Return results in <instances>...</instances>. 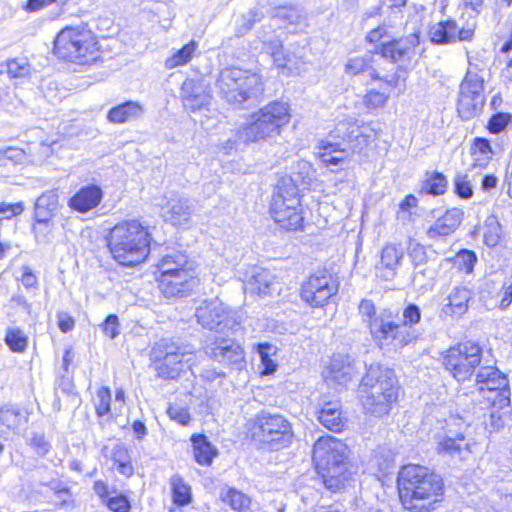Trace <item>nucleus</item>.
I'll return each mask as SVG.
<instances>
[{"mask_svg":"<svg viewBox=\"0 0 512 512\" xmlns=\"http://www.w3.org/2000/svg\"><path fill=\"white\" fill-rule=\"evenodd\" d=\"M397 485L403 507L412 512H430L442 500L444 483L429 468L410 464L398 472Z\"/></svg>","mask_w":512,"mask_h":512,"instance_id":"f257e3e1","label":"nucleus"},{"mask_svg":"<svg viewBox=\"0 0 512 512\" xmlns=\"http://www.w3.org/2000/svg\"><path fill=\"white\" fill-rule=\"evenodd\" d=\"M349 447L340 439L326 435L313 445L312 459L326 489L339 492L353 480L356 467L349 460Z\"/></svg>","mask_w":512,"mask_h":512,"instance_id":"f03ea898","label":"nucleus"},{"mask_svg":"<svg viewBox=\"0 0 512 512\" xmlns=\"http://www.w3.org/2000/svg\"><path fill=\"white\" fill-rule=\"evenodd\" d=\"M400 384L393 369L371 364L362 377L358 394L367 414L381 418L388 415L398 401Z\"/></svg>","mask_w":512,"mask_h":512,"instance_id":"7ed1b4c3","label":"nucleus"},{"mask_svg":"<svg viewBox=\"0 0 512 512\" xmlns=\"http://www.w3.org/2000/svg\"><path fill=\"white\" fill-rule=\"evenodd\" d=\"M151 241L148 227L137 220H130L120 222L110 230L107 246L119 265L134 267L147 259Z\"/></svg>","mask_w":512,"mask_h":512,"instance_id":"20e7f679","label":"nucleus"},{"mask_svg":"<svg viewBox=\"0 0 512 512\" xmlns=\"http://www.w3.org/2000/svg\"><path fill=\"white\" fill-rule=\"evenodd\" d=\"M216 85L220 97L239 108H248L256 103L264 92L260 75L234 66L220 71Z\"/></svg>","mask_w":512,"mask_h":512,"instance_id":"39448f33","label":"nucleus"},{"mask_svg":"<svg viewBox=\"0 0 512 512\" xmlns=\"http://www.w3.org/2000/svg\"><path fill=\"white\" fill-rule=\"evenodd\" d=\"M53 52L58 58L79 65L92 64L100 56L96 36L86 24L63 28L54 40Z\"/></svg>","mask_w":512,"mask_h":512,"instance_id":"423d86ee","label":"nucleus"},{"mask_svg":"<svg viewBox=\"0 0 512 512\" xmlns=\"http://www.w3.org/2000/svg\"><path fill=\"white\" fill-rule=\"evenodd\" d=\"M150 358L158 377L177 379L196 362L195 348L172 338H161L154 343Z\"/></svg>","mask_w":512,"mask_h":512,"instance_id":"0eeeda50","label":"nucleus"},{"mask_svg":"<svg viewBox=\"0 0 512 512\" xmlns=\"http://www.w3.org/2000/svg\"><path fill=\"white\" fill-rule=\"evenodd\" d=\"M291 118L290 106L272 101L251 115V121L238 130V138L245 142H258L280 135Z\"/></svg>","mask_w":512,"mask_h":512,"instance_id":"6e6552de","label":"nucleus"},{"mask_svg":"<svg viewBox=\"0 0 512 512\" xmlns=\"http://www.w3.org/2000/svg\"><path fill=\"white\" fill-rule=\"evenodd\" d=\"M251 438L271 451H279L292 444L294 432L292 424L283 415L263 409L251 424Z\"/></svg>","mask_w":512,"mask_h":512,"instance_id":"1a4fd4ad","label":"nucleus"},{"mask_svg":"<svg viewBox=\"0 0 512 512\" xmlns=\"http://www.w3.org/2000/svg\"><path fill=\"white\" fill-rule=\"evenodd\" d=\"M468 69L459 86L457 112L462 120L468 121L481 114L486 103L484 94V73L486 64L483 61H468Z\"/></svg>","mask_w":512,"mask_h":512,"instance_id":"9d476101","label":"nucleus"},{"mask_svg":"<svg viewBox=\"0 0 512 512\" xmlns=\"http://www.w3.org/2000/svg\"><path fill=\"white\" fill-rule=\"evenodd\" d=\"M482 354L479 344L472 341L461 342L443 353L442 365L455 380L464 382L481 367Z\"/></svg>","mask_w":512,"mask_h":512,"instance_id":"9b49d317","label":"nucleus"},{"mask_svg":"<svg viewBox=\"0 0 512 512\" xmlns=\"http://www.w3.org/2000/svg\"><path fill=\"white\" fill-rule=\"evenodd\" d=\"M394 313L390 309L379 311L378 319H375L368 327L374 342L381 348H402L417 339V335L405 332V325L395 321Z\"/></svg>","mask_w":512,"mask_h":512,"instance_id":"f8f14e48","label":"nucleus"},{"mask_svg":"<svg viewBox=\"0 0 512 512\" xmlns=\"http://www.w3.org/2000/svg\"><path fill=\"white\" fill-rule=\"evenodd\" d=\"M475 383L485 401H493L500 408H510L509 380L498 368L481 366L476 373Z\"/></svg>","mask_w":512,"mask_h":512,"instance_id":"ddd939ff","label":"nucleus"},{"mask_svg":"<svg viewBox=\"0 0 512 512\" xmlns=\"http://www.w3.org/2000/svg\"><path fill=\"white\" fill-rule=\"evenodd\" d=\"M258 39L262 43L261 50L266 54L270 55L273 60V64L281 69L283 72L287 70V74L297 67L299 60L304 57L303 50L309 44L308 38L304 37L300 41L296 42L297 47L292 52H286L282 41L274 34L269 28L266 31L262 28L258 31Z\"/></svg>","mask_w":512,"mask_h":512,"instance_id":"4468645a","label":"nucleus"},{"mask_svg":"<svg viewBox=\"0 0 512 512\" xmlns=\"http://www.w3.org/2000/svg\"><path fill=\"white\" fill-rule=\"evenodd\" d=\"M269 212L275 223L286 231L304 228L300 197L297 195H289L277 189L272 196Z\"/></svg>","mask_w":512,"mask_h":512,"instance_id":"2eb2a0df","label":"nucleus"},{"mask_svg":"<svg viewBox=\"0 0 512 512\" xmlns=\"http://www.w3.org/2000/svg\"><path fill=\"white\" fill-rule=\"evenodd\" d=\"M197 322L205 329L224 333L234 331L239 326L235 314L219 298L204 300L197 307Z\"/></svg>","mask_w":512,"mask_h":512,"instance_id":"dca6fc26","label":"nucleus"},{"mask_svg":"<svg viewBox=\"0 0 512 512\" xmlns=\"http://www.w3.org/2000/svg\"><path fill=\"white\" fill-rule=\"evenodd\" d=\"M375 138L374 130L370 127L358 124L353 118L339 121L332 129L326 140L341 142L342 147H347L353 152H360Z\"/></svg>","mask_w":512,"mask_h":512,"instance_id":"f3484780","label":"nucleus"},{"mask_svg":"<svg viewBox=\"0 0 512 512\" xmlns=\"http://www.w3.org/2000/svg\"><path fill=\"white\" fill-rule=\"evenodd\" d=\"M420 44V33L413 32L399 38H391L377 44L374 48L376 54L381 55L391 63L397 64L402 70L416 55V48Z\"/></svg>","mask_w":512,"mask_h":512,"instance_id":"a211bd4d","label":"nucleus"},{"mask_svg":"<svg viewBox=\"0 0 512 512\" xmlns=\"http://www.w3.org/2000/svg\"><path fill=\"white\" fill-rule=\"evenodd\" d=\"M338 292V283L326 270L312 274L301 286V299L312 307H323Z\"/></svg>","mask_w":512,"mask_h":512,"instance_id":"6ab92c4d","label":"nucleus"},{"mask_svg":"<svg viewBox=\"0 0 512 512\" xmlns=\"http://www.w3.org/2000/svg\"><path fill=\"white\" fill-rule=\"evenodd\" d=\"M209 357L232 369L242 371L246 368V353L241 344L233 338L217 336L207 347Z\"/></svg>","mask_w":512,"mask_h":512,"instance_id":"aec40b11","label":"nucleus"},{"mask_svg":"<svg viewBox=\"0 0 512 512\" xmlns=\"http://www.w3.org/2000/svg\"><path fill=\"white\" fill-rule=\"evenodd\" d=\"M194 271L182 270L179 273L159 274L158 287L167 298L189 295L198 284Z\"/></svg>","mask_w":512,"mask_h":512,"instance_id":"412c9836","label":"nucleus"},{"mask_svg":"<svg viewBox=\"0 0 512 512\" xmlns=\"http://www.w3.org/2000/svg\"><path fill=\"white\" fill-rule=\"evenodd\" d=\"M314 178V170L310 162L306 160L297 161L291 168L288 176L282 177L276 189L289 195H297L308 190Z\"/></svg>","mask_w":512,"mask_h":512,"instance_id":"4be33fe9","label":"nucleus"},{"mask_svg":"<svg viewBox=\"0 0 512 512\" xmlns=\"http://www.w3.org/2000/svg\"><path fill=\"white\" fill-rule=\"evenodd\" d=\"M472 442L463 432L447 430L443 436H439L436 452L442 458L452 461H463L471 454Z\"/></svg>","mask_w":512,"mask_h":512,"instance_id":"5701e85b","label":"nucleus"},{"mask_svg":"<svg viewBox=\"0 0 512 512\" xmlns=\"http://www.w3.org/2000/svg\"><path fill=\"white\" fill-rule=\"evenodd\" d=\"M104 191L100 185L89 183L81 186L67 201L72 212L86 215L97 209L104 198Z\"/></svg>","mask_w":512,"mask_h":512,"instance_id":"b1692460","label":"nucleus"},{"mask_svg":"<svg viewBox=\"0 0 512 512\" xmlns=\"http://www.w3.org/2000/svg\"><path fill=\"white\" fill-rule=\"evenodd\" d=\"M180 97L185 109L196 112L210 103L208 84L204 80L186 79L180 90Z\"/></svg>","mask_w":512,"mask_h":512,"instance_id":"393cba45","label":"nucleus"},{"mask_svg":"<svg viewBox=\"0 0 512 512\" xmlns=\"http://www.w3.org/2000/svg\"><path fill=\"white\" fill-rule=\"evenodd\" d=\"M194 212V205L189 198L182 196L170 197L161 207V216L165 222L173 226L187 225Z\"/></svg>","mask_w":512,"mask_h":512,"instance_id":"a878e982","label":"nucleus"},{"mask_svg":"<svg viewBox=\"0 0 512 512\" xmlns=\"http://www.w3.org/2000/svg\"><path fill=\"white\" fill-rule=\"evenodd\" d=\"M473 298V292L463 286L455 287L447 297L448 303L444 304L440 311V318L463 316L469 308V302Z\"/></svg>","mask_w":512,"mask_h":512,"instance_id":"bb28decb","label":"nucleus"},{"mask_svg":"<svg viewBox=\"0 0 512 512\" xmlns=\"http://www.w3.org/2000/svg\"><path fill=\"white\" fill-rule=\"evenodd\" d=\"M464 218V212L460 208L448 209L442 217H439L427 230V237L438 239L454 233Z\"/></svg>","mask_w":512,"mask_h":512,"instance_id":"cd10ccee","label":"nucleus"},{"mask_svg":"<svg viewBox=\"0 0 512 512\" xmlns=\"http://www.w3.org/2000/svg\"><path fill=\"white\" fill-rule=\"evenodd\" d=\"M354 372L353 359L347 354H335L324 372L326 380H331L339 385H345L351 381Z\"/></svg>","mask_w":512,"mask_h":512,"instance_id":"c85d7f7f","label":"nucleus"},{"mask_svg":"<svg viewBox=\"0 0 512 512\" xmlns=\"http://www.w3.org/2000/svg\"><path fill=\"white\" fill-rule=\"evenodd\" d=\"M144 113V107L138 101L127 100L111 109L107 113V119L114 124H122L140 118Z\"/></svg>","mask_w":512,"mask_h":512,"instance_id":"c756f323","label":"nucleus"},{"mask_svg":"<svg viewBox=\"0 0 512 512\" xmlns=\"http://www.w3.org/2000/svg\"><path fill=\"white\" fill-rule=\"evenodd\" d=\"M341 405L338 401L324 402L318 411V421L328 430L341 432L345 426V421L341 416Z\"/></svg>","mask_w":512,"mask_h":512,"instance_id":"7c9ffc66","label":"nucleus"},{"mask_svg":"<svg viewBox=\"0 0 512 512\" xmlns=\"http://www.w3.org/2000/svg\"><path fill=\"white\" fill-rule=\"evenodd\" d=\"M59 206L57 189L44 191L34 202L33 219H53Z\"/></svg>","mask_w":512,"mask_h":512,"instance_id":"2f4dec72","label":"nucleus"},{"mask_svg":"<svg viewBox=\"0 0 512 512\" xmlns=\"http://www.w3.org/2000/svg\"><path fill=\"white\" fill-rule=\"evenodd\" d=\"M194 459L199 465L209 466L218 455L217 448L209 441L204 434H193L191 436Z\"/></svg>","mask_w":512,"mask_h":512,"instance_id":"473e14b6","label":"nucleus"},{"mask_svg":"<svg viewBox=\"0 0 512 512\" xmlns=\"http://www.w3.org/2000/svg\"><path fill=\"white\" fill-rule=\"evenodd\" d=\"M157 268L159 274L179 273L182 270L194 271V263L183 252L173 251L161 258Z\"/></svg>","mask_w":512,"mask_h":512,"instance_id":"72a5a7b5","label":"nucleus"},{"mask_svg":"<svg viewBox=\"0 0 512 512\" xmlns=\"http://www.w3.org/2000/svg\"><path fill=\"white\" fill-rule=\"evenodd\" d=\"M484 406L481 409L484 410L482 415L483 425L489 432H497L505 426V418L509 413V408H500L498 405H494L493 401H484Z\"/></svg>","mask_w":512,"mask_h":512,"instance_id":"f704fd0d","label":"nucleus"},{"mask_svg":"<svg viewBox=\"0 0 512 512\" xmlns=\"http://www.w3.org/2000/svg\"><path fill=\"white\" fill-rule=\"evenodd\" d=\"M276 284L275 277L270 271L259 268L251 275L247 283V289L252 293L265 296L270 295L275 290Z\"/></svg>","mask_w":512,"mask_h":512,"instance_id":"c9c22d12","label":"nucleus"},{"mask_svg":"<svg viewBox=\"0 0 512 512\" xmlns=\"http://www.w3.org/2000/svg\"><path fill=\"white\" fill-rule=\"evenodd\" d=\"M448 188L447 177L439 171H426L420 185L419 194L433 197L444 195Z\"/></svg>","mask_w":512,"mask_h":512,"instance_id":"e433bc0d","label":"nucleus"},{"mask_svg":"<svg viewBox=\"0 0 512 512\" xmlns=\"http://www.w3.org/2000/svg\"><path fill=\"white\" fill-rule=\"evenodd\" d=\"M320 159L326 166H339L347 157V147L341 142L322 140L319 145Z\"/></svg>","mask_w":512,"mask_h":512,"instance_id":"4c0bfd02","label":"nucleus"},{"mask_svg":"<svg viewBox=\"0 0 512 512\" xmlns=\"http://www.w3.org/2000/svg\"><path fill=\"white\" fill-rule=\"evenodd\" d=\"M456 32V21L449 19L432 25L428 34L433 44L444 45L456 42Z\"/></svg>","mask_w":512,"mask_h":512,"instance_id":"58836bf2","label":"nucleus"},{"mask_svg":"<svg viewBox=\"0 0 512 512\" xmlns=\"http://www.w3.org/2000/svg\"><path fill=\"white\" fill-rule=\"evenodd\" d=\"M370 469L375 470L377 473L385 476L393 471L395 468L394 455L388 448L379 447L374 450L370 460Z\"/></svg>","mask_w":512,"mask_h":512,"instance_id":"ea45409f","label":"nucleus"},{"mask_svg":"<svg viewBox=\"0 0 512 512\" xmlns=\"http://www.w3.org/2000/svg\"><path fill=\"white\" fill-rule=\"evenodd\" d=\"M376 54L373 51L367 52L364 56L350 58L345 65V71L350 75H358L360 73L369 72V75L373 79H378L379 75L373 68V57Z\"/></svg>","mask_w":512,"mask_h":512,"instance_id":"a19ab883","label":"nucleus"},{"mask_svg":"<svg viewBox=\"0 0 512 512\" xmlns=\"http://www.w3.org/2000/svg\"><path fill=\"white\" fill-rule=\"evenodd\" d=\"M254 350L260 358L261 374H273L278 367L277 362L272 358L277 353V347L269 342H260L254 345Z\"/></svg>","mask_w":512,"mask_h":512,"instance_id":"79ce46f5","label":"nucleus"},{"mask_svg":"<svg viewBox=\"0 0 512 512\" xmlns=\"http://www.w3.org/2000/svg\"><path fill=\"white\" fill-rule=\"evenodd\" d=\"M31 231L37 244L47 245L55 239L56 225L53 219H33Z\"/></svg>","mask_w":512,"mask_h":512,"instance_id":"37998d69","label":"nucleus"},{"mask_svg":"<svg viewBox=\"0 0 512 512\" xmlns=\"http://www.w3.org/2000/svg\"><path fill=\"white\" fill-rule=\"evenodd\" d=\"M493 150L490 141L483 137H476L473 140L472 156L473 166L485 168L493 157Z\"/></svg>","mask_w":512,"mask_h":512,"instance_id":"c03bdc74","label":"nucleus"},{"mask_svg":"<svg viewBox=\"0 0 512 512\" xmlns=\"http://www.w3.org/2000/svg\"><path fill=\"white\" fill-rule=\"evenodd\" d=\"M271 16L285 24H302L305 20V13L302 8L295 5L277 6L272 10Z\"/></svg>","mask_w":512,"mask_h":512,"instance_id":"a18cd8bd","label":"nucleus"},{"mask_svg":"<svg viewBox=\"0 0 512 512\" xmlns=\"http://www.w3.org/2000/svg\"><path fill=\"white\" fill-rule=\"evenodd\" d=\"M173 503L179 507L186 506L192 501L191 487L179 475H173L170 480Z\"/></svg>","mask_w":512,"mask_h":512,"instance_id":"49530a36","label":"nucleus"},{"mask_svg":"<svg viewBox=\"0 0 512 512\" xmlns=\"http://www.w3.org/2000/svg\"><path fill=\"white\" fill-rule=\"evenodd\" d=\"M112 460L116 464L117 471L125 476L130 477L134 473L131 464V457L127 447L123 443H117L112 450Z\"/></svg>","mask_w":512,"mask_h":512,"instance_id":"de8ad7c7","label":"nucleus"},{"mask_svg":"<svg viewBox=\"0 0 512 512\" xmlns=\"http://www.w3.org/2000/svg\"><path fill=\"white\" fill-rule=\"evenodd\" d=\"M220 499L234 511H245L249 508L251 499L236 488H228L220 493Z\"/></svg>","mask_w":512,"mask_h":512,"instance_id":"09e8293b","label":"nucleus"},{"mask_svg":"<svg viewBox=\"0 0 512 512\" xmlns=\"http://www.w3.org/2000/svg\"><path fill=\"white\" fill-rule=\"evenodd\" d=\"M263 17L264 14L262 10L258 8L250 9L246 13L242 14L236 23L235 36L240 38L246 35L256 23L262 20Z\"/></svg>","mask_w":512,"mask_h":512,"instance_id":"8fccbe9b","label":"nucleus"},{"mask_svg":"<svg viewBox=\"0 0 512 512\" xmlns=\"http://www.w3.org/2000/svg\"><path fill=\"white\" fill-rule=\"evenodd\" d=\"M502 226L495 215H490L484 222L483 241L488 247H495L501 240Z\"/></svg>","mask_w":512,"mask_h":512,"instance_id":"3c124183","label":"nucleus"},{"mask_svg":"<svg viewBox=\"0 0 512 512\" xmlns=\"http://www.w3.org/2000/svg\"><path fill=\"white\" fill-rule=\"evenodd\" d=\"M197 47V42L193 40L185 44L182 48L177 50L171 57L166 59L165 67L168 69H173L175 67L187 64L191 60Z\"/></svg>","mask_w":512,"mask_h":512,"instance_id":"603ef678","label":"nucleus"},{"mask_svg":"<svg viewBox=\"0 0 512 512\" xmlns=\"http://www.w3.org/2000/svg\"><path fill=\"white\" fill-rule=\"evenodd\" d=\"M5 344L12 352L22 353L28 345V337L18 327H9L5 335Z\"/></svg>","mask_w":512,"mask_h":512,"instance_id":"864d4df0","label":"nucleus"},{"mask_svg":"<svg viewBox=\"0 0 512 512\" xmlns=\"http://www.w3.org/2000/svg\"><path fill=\"white\" fill-rule=\"evenodd\" d=\"M4 71L12 78H22L29 75L30 65L26 58H14L0 64V74Z\"/></svg>","mask_w":512,"mask_h":512,"instance_id":"5fc2aeb1","label":"nucleus"},{"mask_svg":"<svg viewBox=\"0 0 512 512\" xmlns=\"http://www.w3.org/2000/svg\"><path fill=\"white\" fill-rule=\"evenodd\" d=\"M22 420L26 421V418L22 415L18 406L5 405L0 408V422L8 429L18 428Z\"/></svg>","mask_w":512,"mask_h":512,"instance_id":"6e6d98bb","label":"nucleus"},{"mask_svg":"<svg viewBox=\"0 0 512 512\" xmlns=\"http://www.w3.org/2000/svg\"><path fill=\"white\" fill-rule=\"evenodd\" d=\"M403 250L394 244H387L381 251V264L395 274L396 267L403 258Z\"/></svg>","mask_w":512,"mask_h":512,"instance_id":"4d7b16f0","label":"nucleus"},{"mask_svg":"<svg viewBox=\"0 0 512 512\" xmlns=\"http://www.w3.org/2000/svg\"><path fill=\"white\" fill-rule=\"evenodd\" d=\"M403 320L400 325H405V332L412 335H417L413 326L418 324L421 320V309L415 303H409L403 310Z\"/></svg>","mask_w":512,"mask_h":512,"instance_id":"13d9d810","label":"nucleus"},{"mask_svg":"<svg viewBox=\"0 0 512 512\" xmlns=\"http://www.w3.org/2000/svg\"><path fill=\"white\" fill-rule=\"evenodd\" d=\"M27 158V154L22 148L8 146L0 149V165H6V161L14 165L24 164Z\"/></svg>","mask_w":512,"mask_h":512,"instance_id":"bf43d9fd","label":"nucleus"},{"mask_svg":"<svg viewBox=\"0 0 512 512\" xmlns=\"http://www.w3.org/2000/svg\"><path fill=\"white\" fill-rule=\"evenodd\" d=\"M477 254L473 250L460 249L455 256V264L460 270L472 273L477 263Z\"/></svg>","mask_w":512,"mask_h":512,"instance_id":"052dcab7","label":"nucleus"},{"mask_svg":"<svg viewBox=\"0 0 512 512\" xmlns=\"http://www.w3.org/2000/svg\"><path fill=\"white\" fill-rule=\"evenodd\" d=\"M454 193L461 199H470L473 196V186L467 174L457 173L453 179Z\"/></svg>","mask_w":512,"mask_h":512,"instance_id":"680f3d73","label":"nucleus"},{"mask_svg":"<svg viewBox=\"0 0 512 512\" xmlns=\"http://www.w3.org/2000/svg\"><path fill=\"white\" fill-rule=\"evenodd\" d=\"M97 402L95 403V410L98 417H103L111 411V391L108 387H101L96 394Z\"/></svg>","mask_w":512,"mask_h":512,"instance_id":"e2e57ef3","label":"nucleus"},{"mask_svg":"<svg viewBox=\"0 0 512 512\" xmlns=\"http://www.w3.org/2000/svg\"><path fill=\"white\" fill-rule=\"evenodd\" d=\"M358 312L361 316L362 322L367 326L370 327L371 323L378 319L379 312L376 309V306L374 302L370 299H362L358 306Z\"/></svg>","mask_w":512,"mask_h":512,"instance_id":"0e129e2a","label":"nucleus"},{"mask_svg":"<svg viewBox=\"0 0 512 512\" xmlns=\"http://www.w3.org/2000/svg\"><path fill=\"white\" fill-rule=\"evenodd\" d=\"M510 123H512L510 113L498 112L490 117L487 128L491 133L498 134L504 131Z\"/></svg>","mask_w":512,"mask_h":512,"instance_id":"69168bd1","label":"nucleus"},{"mask_svg":"<svg viewBox=\"0 0 512 512\" xmlns=\"http://www.w3.org/2000/svg\"><path fill=\"white\" fill-rule=\"evenodd\" d=\"M104 505L112 512H129L131 503L127 495L119 493L115 496H109L104 500Z\"/></svg>","mask_w":512,"mask_h":512,"instance_id":"338daca9","label":"nucleus"},{"mask_svg":"<svg viewBox=\"0 0 512 512\" xmlns=\"http://www.w3.org/2000/svg\"><path fill=\"white\" fill-rule=\"evenodd\" d=\"M169 418L182 426H188L191 422L189 409L178 404H170L167 408Z\"/></svg>","mask_w":512,"mask_h":512,"instance_id":"774afa93","label":"nucleus"}]
</instances>
